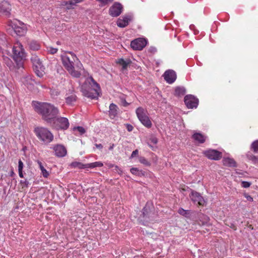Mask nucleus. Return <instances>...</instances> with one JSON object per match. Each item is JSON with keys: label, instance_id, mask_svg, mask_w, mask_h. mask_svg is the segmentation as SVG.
I'll list each match as a JSON object with an SVG mask.
<instances>
[{"label": "nucleus", "instance_id": "obj_1", "mask_svg": "<svg viewBox=\"0 0 258 258\" xmlns=\"http://www.w3.org/2000/svg\"><path fill=\"white\" fill-rule=\"evenodd\" d=\"M32 105L35 111L48 123H51L59 113L58 108L49 103L33 101Z\"/></svg>", "mask_w": 258, "mask_h": 258}, {"label": "nucleus", "instance_id": "obj_2", "mask_svg": "<svg viewBox=\"0 0 258 258\" xmlns=\"http://www.w3.org/2000/svg\"><path fill=\"white\" fill-rule=\"evenodd\" d=\"M81 91L83 95L91 99H97L99 96L100 87L92 77L87 78L82 84Z\"/></svg>", "mask_w": 258, "mask_h": 258}, {"label": "nucleus", "instance_id": "obj_3", "mask_svg": "<svg viewBox=\"0 0 258 258\" xmlns=\"http://www.w3.org/2000/svg\"><path fill=\"white\" fill-rule=\"evenodd\" d=\"M156 217L155 208L151 202H147L142 210V214L139 217L141 221L144 225L154 221Z\"/></svg>", "mask_w": 258, "mask_h": 258}, {"label": "nucleus", "instance_id": "obj_4", "mask_svg": "<svg viewBox=\"0 0 258 258\" xmlns=\"http://www.w3.org/2000/svg\"><path fill=\"white\" fill-rule=\"evenodd\" d=\"M34 132L37 138L45 145H48L53 140L54 136L47 128L36 126Z\"/></svg>", "mask_w": 258, "mask_h": 258}, {"label": "nucleus", "instance_id": "obj_5", "mask_svg": "<svg viewBox=\"0 0 258 258\" xmlns=\"http://www.w3.org/2000/svg\"><path fill=\"white\" fill-rule=\"evenodd\" d=\"M69 53L71 54L73 60H71V58L67 55H61L62 64L73 77L79 78L81 75V73L75 70L74 62L75 58H77V60H78V59L77 58L76 55L73 53L71 52H70Z\"/></svg>", "mask_w": 258, "mask_h": 258}, {"label": "nucleus", "instance_id": "obj_6", "mask_svg": "<svg viewBox=\"0 0 258 258\" xmlns=\"http://www.w3.org/2000/svg\"><path fill=\"white\" fill-rule=\"evenodd\" d=\"M25 57L24 49L22 47L14 46L13 48L12 57L15 63L17 64V68L20 69L23 67V59Z\"/></svg>", "mask_w": 258, "mask_h": 258}, {"label": "nucleus", "instance_id": "obj_7", "mask_svg": "<svg viewBox=\"0 0 258 258\" xmlns=\"http://www.w3.org/2000/svg\"><path fill=\"white\" fill-rule=\"evenodd\" d=\"M31 61L33 64V70L36 75L42 78L45 74V67L43 65L40 59L36 55H32Z\"/></svg>", "mask_w": 258, "mask_h": 258}, {"label": "nucleus", "instance_id": "obj_8", "mask_svg": "<svg viewBox=\"0 0 258 258\" xmlns=\"http://www.w3.org/2000/svg\"><path fill=\"white\" fill-rule=\"evenodd\" d=\"M51 123L52 126L56 130H66L69 126V120L66 117H56Z\"/></svg>", "mask_w": 258, "mask_h": 258}, {"label": "nucleus", "instance_id": "obj_9", "mask_svg": "<svg viewBox=\"0 0 258 258\" xmlns=\"http://www.w3.org/2000/svg\"><path fill=\"white\" fill-rule=\"evenodd\" d=\"M136 114L141 122L146 127L149 128L152 126V123L149 117L146 115L144 109L142 107H138L136 109Z\"/></svg>", "mask_w": 258, "mask_h": 258}, {"label": "nucleus", "instance_id": "obj_10", "mask_svg": "<svg viewBox=\"0 0 258 258\" xmlns=\"http://www.w3.org/2000/svg\"><path fill=\"white\" fill-rule=\"evenodd\" d=\"M184 101L188 108H197L199 104V99L192 95H187L184 97Z\"/></svg>", "mask_w": 258, "mask_h": 258}, {"label": "nucleus", "instance_id": "obj_11", "mask_svg": "<svg viewBox=\"0 0 258 258\" xmlns=\"http://www.w3.org/2000/svg\"><path fill=\"white\" fill-rule=\"evenodd\" d=\"M147 40L142 38H138L132 40L131 42V46L134 50H142L147 45Z\"/></svg>", "mask_w": 258, "mask_h": 258}, {"label": "nucleus", "instance_id": "obj_12", "mask_svg": "<svg viewBox=\"0 0 258 258\" xmlns=\"http://www.w3.org/2000/svg\"><path fill=\"white\" fill-rule=\"evenodd\" d=\"M123 10L122 5L118 2H115L109 10V14L113 17L119 16Z\"/></svg>", "mask_w": 258, "mask_h": 258}, {"label": "nucleus", "instance_id": "obj_13", "mask_svg": "<svg viewBox=\"0 0 258 258\" xmlns=\"http://www.w3.org/2000/svg\"><path fill=\"white\" fill-rule=\"evenodd\" d=\"M204 154L208 159L214 160H219L222 157V152L214 149H209L205 151Z\"/></svg>", "mask_w": 258, "mask_h": 258}, {"label": "nucleus", "instance_id": "obj_14", "mask_svg": "<svg viewBox=\"0 0 258 258\" xmlns=\"http://www.w3.org/2000/svg\"><path fill=\"white\" fill-rule=\"evenodd\" d=\"M189 197L194 203L197 202L200 206H204L206 203L201 195L199 192L193 190H191V193L189 194Z\"/></svg>", "mask_w": 258, "mask_h": 258}, {"label": "nucleus", "instance_id": "obj_15", "mask_svg": "<svg viewBox=\"0 0 258 258\" xmlns=\"http://www.w3.org/2000/svg\"><path fill=\"white\" fill-rule=\"evenodd\" d=\"M164 80L168 84L174 83L177 78L175 72L172 70H168L166 71L163 75Z\"/></svg>", "mask_w": 258, "mask_h": 258}, {"label": "nucleus", "instance_id": "obj_16", "mask_svg": "<svg viewBox=\"0 0 258 258\" xmlns=\"http://www.w3.org/2000/svg\"><path fill=\"white\" fill-rule=\"evenodd\" d=\"M133 17L131 15H125L119 18L117 22V26L120 28H124L127 26L129 22L132 21Z\"/></svg>", "mask_w": 258, "mask_h": 258}, {"label": "nucleus", "instance_id": "obj_17", "mask_svg": "<svg viewBox=\"0 0 258 258\" xmlns=\"http://www.w3.org/2000/svg\"><path fill=\"white\" fill-rule=\"evenodd\" d=\"M53 149L54 152V155L58 157H63L66 155L67 153L66 147L60 144L55 145Z\"/></svg>", "mask_w": 258, "mask_h": 258}, {"label": "nucleus", "instance_id": "obj_18", "mask_svg": "<svg viewBox=\"0 0 258 258\" xmlns=\"http://www.w3.org/2000/svg\"><path fill=\"white\" fill-rule=\"evenodd\" d=\"M11 10V4L7 1L4 0L0 2V13L6 15L10 14Z\"/></svg>", "mask_w": 258, "mask_h": 258}, {"label": "nucleus", "instance_id": "obj_19", "mask_svg": "<svg viewBox=\"0 0 258 258\" xmlns=\"http://www.w3.org/2000/svg\"><path fill=\"white\" fill-rule=\"evenodd\" d=\"M12 28L15 33L19 36H24L27 32V28L25 26H19L17 25L13 24Z\"/></svg>", "mask_w": 258, "mask_h": 258}, {"label": "nucleus", "instance_id": "obj_20", "mask_svg": "<svg viewBox=\"0 0 258 258\" xmlns=\"http://www.w3.org/2000/svg\"><path fill=\"white\" fill-rule=\"evenodd\" d=\"M116 63L121 66V71H123L125 70H126L128 66H129L131 63L132 61L130 59H126L124 60L122 58H119L116 60Z\"/></svg>", "mask_w": 258, "mask_h": 258}, {"label": "nucleus", "instance_id": "obj_21", "mask_svg": "<svg viewBox=\"0 0 258 258\" xmlns=\"http://www.w3.org/2000/svg\"><path fill=\"white\" fill-rule=\"evenodd\" d=\"M191 138L199 144H203L205 142L207 137L200 133H195Z\"/></svg>", "mask_w": 258, "mask_h": 258}, {"label": "nucleus", "instance_id": "obj_22", "mask_svg": "<svg viewBox=\"0 0 258 258\" xmlns=\"http://www.w3.org/2000/svg\"><path fill=\"white\" fill-rule=\"evenodd\" d=\"M3 59L5 63L9 68L10 70L13 71L18 69L17 68V64H15L12 60L9 57L7 56L4 57Z\"/></svg>", "mask_w": 258, "mask_h": 258}, {"label": "nucleus", "instance_id": "obj_23", "mask_svg": "<svg viewBox=\"0 0 258 258\" xmlns=\"http://www.w3.org/2000/svg\"><path fill=\"white\" fill-rule=\"evenodd\" d=\"M223 164L230 167H235L237 166V164L235 161L232 158H225L223 160Z\"/></svg>", "mask_w": 258, "mask_h": 258}, {"label": "nucleus", "instance_id": "obj_24", "mask_svg": "<svg viewBox=\"0 0 258 258\" xmlns=\"http://www.w3.org/2000/svg\"><path fill=\"white\" fill-rule=\"evenodd\" d=\"M117 106L114 103H111L109 106V116L110 118H113L117 114Z\"/></svg>", "mask_w": 258, "mask_h": 258}, {"label": "nucleus", "instance_id": "obj_25", "mask_svg": "<svg viewBox=\"0 0 258 258\" xmlns=\"http://www.w3.org/2000/svg\"><path fill=\"white\" fill-rule=\"evenodd\" d=\"M130 172L134 175L139 177H142L145 176L146 172L142 170H139L137 167H132L130 169Z\"/></svg>", "mask_w": 258, "mask_h": 258}, {"label": "nucleus", "instance_id": "obj_26", "mask_svg": "<svg viewBox=\"0 0 258 258\" xmlns=\"http://www.w3.org/2000/svg\"><path fill=\"white\" fill-rule=\"evenodd\" d=\"M29 48L31 50L36 51L38 50L40 48V44L35 40H31L28 42Z\"/></svg>", "mask_w": 258, "mask_h": 258}, {"label": "nucleus", "instance_id": "obj_27", "mask_svg": "<svg viewBox=\"0 0 258 258\" xmlns=\"http://www.w3.org/2000/svg\"><path fill=\"white\" fill-rule=\"evenodd\" d=\"M186 93V89L183 87L178 86L175 89L174 95L176 96H181L184 95Z\"/></svg>", "mask_w": 258, "mask_h": 258}, {"label": "nucleus", "instance_id": "obj_28", "mask_svg": "<svg viewBox=\"0 0 258 258\" xmlns=\"http://www.w3.org/2000/svg\"><path fill=\"white\" fill-rule=\"evenodd\" d=\"M72 167L78 168V169H85L88 168V164H83L79 162H73L70 164Z\"/></svg>", "mask_w": 258, "mask_h": 258}, {"label": "nucleus", "instance_id": "obj_29", "mask_svg": "<svg viewBox=\"0 0 258 258\" xmlns=\"http://www.w3.org/2000/svg\"><path fill=\"white\" fill-rule=\"evenodd\" d=\"M199 218L202 225L207 224L210 220V218L208 216L202 213L199 215Z\"/></svg>", "mask_w": 258, "mask_h": 258}, {"label": "nucleus", "instance_id": "obj_30", "mask_svg": "<svg viewBox=\"0 0 258 258\" xmlns=\"http://www.w3.org/2000/svg\"><path fill=\"white\" fill-rule=\"evenodd\" d=\"M37 164H38L39 168L41 171V173L42 174L43 176L45 178H47L49 175L48 172L45 169V168L42 165V162L40 161L37 160Z\"/></svg>", "mask_w": 258, "mask_h": 258}, {"label": "nucleus", "instance_id": "obj_31", "mask_svg": "<svg viewBox=\"0 0 258 258\" xmlns=\"http://www.w3.org/2000/svg\"><path fill=\"white\" fill-rule=\"evenodd\" d=\"M83 0H70L68 2V6L67 10H71L74 9V7L77 5V4L82 2Z\"/></svg>", "mask_w": 258, "mask_h": 258}, {"label": "nucleus", "instance_id": "obj_32", "mask_svg": "<svg viewBox=\"0 0 258 258\" xmlns=\"http://www.w3.org/2000/svg\"><path fill=\"white\" fill-rule=\"evenodd\" d=\"M246 157L248 160H251L253 163H258V156L253 155L251 153L248 152L246 154Z\"/></svg>", "mask_w": 258, "mask_h": 258}, {"label": "nucleus", "instance_id": "obj_33", "mask_svg": "<svg viewBox=\"0 0 258 258\" xmlns=\"http://www.w3.org/2000/svg\"><path fill=\"white\" fill-rule=\"evenodd\" d=\"M77 100V96L75 94H72L66 98V102L67 104L71 105L73 102H75Z\"/></svg>", "mask_w": 258, "mask_h": 258}, {"label": "nucleus", "instance_id": "obj_34", "mask_svg": "<svg viewBox=\"0 0 258 258\" xmlns=\"http://www.w3.org/2000/svg\"><path fill=\"white\" fill-rule=\"evenodd\" d=\"M178 213L180 215H181L186 218H189L190 216V211L184 210L183 209H182L181 208H180L178 209Z\"/></svg>", "mask_w": 258, "mask_h": 258}, {"label": "nucleus", "instance_id": "obj_35", "mask_svg": "<svg viewBox=\"0 0 258 258\" xmlns=\"http://www.w3.org/2000/svg\"><path fill=\"white\" fill-rule=\"evenodd\" d=\"M103 164L100 161L95 162L93 163H88V168H94L97 167H102Z\"/></svg>", "mask_w": 258, "mask_h": 258}, {"label": "nucleus", "instance_id": "obj_36", "mask_svg": "<svg viewBox=\"0 0 258 258\" xmlns=\"http://www.w3.org/2000/svg\"><path fill=\"white\" fill-rule=\"evenodd\" d=\"M250 149L254 153H258V140L253 142L251 145Z\"/></svg>", "mask_w": 258, "mask_h": 258}, {"label": "nucleus", "instance_id": "obj_37", "mask_svg": "<svg viewBox=\"0 0 258 258\" xmlns=\"http://www.w3.org/2000/svg\"><path fill=\"white\" fill-rule=\"evenodd\" d=\"M50 94L51 97L54 98L60 94V91L57 89H52L50 90Z\"/></svg>", "mask_w": 258, "mask_h": 258}, {"label": "nucleus", "instance_id": "obj_38", "mask_svg": "<svg viewBox=\"0 0 258 258\" xmlns=\"http://www.w3.org/2000/svg\"><path fill=\"white\" fill-rule=\"evenodd\" d=\"M139 161L141 163L146 166H150L151 165V163L144 157H140L139 158Z\"/></svg>", "mask_w": 258, "mask_h": 258}, {"label": "nucleus", "instance_id": "obj_39", "mask_svg": "<svg viewBox=\"0 0 258 258\" xmlns=\"http://www.w3.org/2000/svg\"><path fill=\"white\" fill-rule=\"evenodd\" d=\"M74 130H77L80 133L81 135L84 134L86 132L85 128L82 126H76L74 127Z\"/></svg>", "mask_w": 258, "mask_h": 258}, {"label": "nucleus", "instance_id": "obj_40", "mask_svg": "<svg viewBox=\"0 0 258 258\" xmlns=\"http://www.w3.org/2000/svg\"><path fill=\"white\" fill-rule=\"evenodd\" d=\"M20 183L21 185H23L22 186L23 188L24 187H28L29 184V182L27 179H25V180H21L20 181Z\"/></svg>", "mask_w": 258, "mask_h": 258}, {"label": "nucleus", "instance_id": "obj_41", "mask_svg": "<svg viewBox=\"0 0 258 258\" xmlns=\"http://www.w3.org/2000/svg\"><path fill=\"white\" fill-rule=\"evenodd\" d=\"M251 184V182L246 181H243L241 182V186L244 188H248L250 186Z\"/></svg>", "mask_w": 258, "mask_h": 258}, {"label": "nucleus", "instance_id": "obj_42", "mask_svg": "<svg viewBox=\"0 0 258 258\" xmlns=\"http://www.w3.org/2000/svg\"><path fill=\"white\" fill-rule=\"evenodd\" d=\"M101 3L102 6H105L109 3H111L113 0H96Z\"/></svg>", "mask_w": 258, "mask_h": 258}, {"label": "nucleus", "instance_id": "obj_43", "mask_svg": "<svg viewBox=\"0 0 258 258\" xmlns=\"http://www.w3.org/2000/svg\"><path fill=\"white\" fill-rule=\"evenodd\" d=\"M48 51L50 54H54L57 52V49L50 47L48 48Z\"/></svg>", "mask_w": 258, "mask_h": 258}, {"label": "nucleus", "instance_id": "obj_44", "mask_svg": "<svg viewBox=\"0 0 258 258\" xmlns=\"http://www.w3.org/2000/svg\"><path fill=\"white\" fill-rule=\"evenodd\" d=\"M24 164L22 160L20 159L18 162V170H23Z\"/></svg>", "mask_w": 258, "mask_h": 258}, {"label": "nucleus", "instance_id": "obj_45", "mask_svg": "<svg viewBox=\"0 0 258 258\" xmlns=\"http://www.w3.org/2000/svg\"><path fill=\"white\" fill-rule=\"evenodd\" d=\"M126 128L128 132H132L133 130L134 127L130 124H126Z\"/></svg>", "mask_w": 258, "mask_h": 258}, {"label": "nucleus", "instance_id": "obj_46", "mask_svg": "<svg viewBox=\"0 0 258 258\" xmlns=\"http://www.w3.org/2000/svg\"><path fill=\"white\" fill-rule=\"evenodd\" d=\"M244 196L248 201H253V198L250 195H248L247 194H244Z\"/></svg>", "mask_w": 258, "mask_h": 258}, {"label": "nucleus", "instance_id": "obj_47", "mask_svg": "<svg viewBox=\"0 0 258 258\" xmlns=\"http://www.w3.org/2000/svg\"><path fill=\"white\" fill-rule=\"evenodd\" d=\"M227 225L230 227L231 228L233 229L234 230H236L237 229L236 226H235V224L233 223H229L227 224Z\"/></svg>", "mask_w": 258, "mask_h": 258}, {"label": "nucleus", "instance_id": "obj_48", "mask_svg": "<svg viewBox=\"0 0 258 258\" xmlns=\"http://www.w3.org/2000/svg\"><path fill=\"white\" fill-rule=\"evenodd\" d=\"M121 102L123 106L126 107L129 105V103H127L125 99L124 98H121Z\"/></svg>", "mask_w": 258, "mask_h": 258}, {"label": "nucleus", "instance_id": "obj_49", "mask_svg": "<svg viewBox=\"0 0 258 258\" xmlns=\"http://www.w3.org/2000/svg\"><path fill=\"white\" fill-rule=\"evenodd\" d=\"M138 153H139V151L138 149L134 150L131 154V158H133L135 157L136 155H137L138 154Z\"/></svg>", "mask_w": 258, "mask_h": 258}, {"label": "nucleus", "instance_id": "obj_50", "mask_svg": "<svg viewBox=\"0 0 258 258\" xmlns=\"http://www.w3.org/2000/svg\"><path fill=\"white\" fill-rule=\"evenodd\" d=\"M151 142L154 144H156L158 142V139L156 137H152L150 139Z\"/></svg>", "mask_w": 258, "mask_h": 258}, {"label": "nucleus", "instance_id": "obj_51", "mask_svg": "<svg viewBox=\"0 0 258 258\" xmlns=\"http://www.w3.org/2000/svg\"><path fill=\"white\" fill-rule=\"evenodd\" d=\"M95 146L96 147V148H97L99 149H102L103 148V146L101 144H95Z\"/></svg>", "mask_w": 258, "mask_h": 258}, {"label": "nucleus", "instance_id": "obj_52", "mask_svg": "<svg viewBox=\"0 0 258 258\" xmlns=\"http://www.w3.org/2000/svg\"><path fill=\"white\" fill-rule=\"evenodd\" d=\"M18 172H19V176L21 178H23L24 175H23V170H18Z\"/></svg>", "mask_w": 258, "mask_h": 258}, {"label": "nucleus", "instance_id": "obj_53", "mask_svg": "<svg viewBox=\"0 0 258 258\" xmlns=\"http://www.w3.org/2000/svg\"><path fill=\"white\" fill-rule=\"evenodd\" d=\"M68 1H63L61 3V5L62 6H66V9H67V7L68 6Z\"/></svg>", "mask_w": 258, "mask_h": 258}, {"label": "nucleus", "instance_id": "obj_54", "mask_svg": "<svg viewBox=\"0 0 258 258\" xmlns=\"http://www.w3.org/2000/svg\"><path fill=\"white\" fill-rule=\"evenodd\" d=\"M25 81L28 82L29 81L32 80L30 76H27L25 78Z\"/></svg>", "mask_w": 258, "mask_h": 258}, {"label": "nucleus", "instance_id": "obj_55", "mask_svg": "<svg viewBox=\"0 0 258 258\" xmlns=\"http://www.w3.org/2000/svg\"><path fill=\"white\" fill-rule=\"evenodd\" d=\"M115 170H119V171H118V172L119 174H121V173H122V170H120V169L119 168L118 166H115Z\"/></svg>", "mask_w": 258, "mask_h": 258}, {"label": "nucleus", "instance_id": "obj_56", "mask_svg": "<svg viewBox=\"0 0 258 258\" xmlns=\"http://www.w3.org/2000/svg\"><path fill=\"white\" fill-rule=\"evenodd\" d=\"M15 175V173L13 171V170H12L11 171H10V175L11 176H13L14 175Z\"/></svg>", "mask_w": 258, "mask_h": 258}, {"label": "nucleus", "instance_id": "obj_57", "mask_svg": "<svg viewBox=\"0 0 258 258\" xmlns=\"http://www.w3.org/2000/svg\"><path fill=\"white\" fill-rule=\"evenodd\" d=\"M151 51L152 52H155L156 51V49L155 47H151Z\"/></svg>", "mask_w": 258, "mask_h": 258}, {"label": "nucleus", "instance_id": "obj_58", "mask_svg": "<svg viewBox=\"0 0 258 258\" xmlns=\"http://www.w3.org/2000/svg\"><path fill=\"white\" fill-rule=\"evenodd\" d=\"M113 147H114V144H112L111 146H110L109 147V150H112V149H113Z\"/></svg>", "mask_w": 258, "mask_h": 258}]
</instances>
